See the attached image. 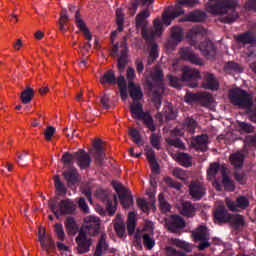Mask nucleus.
<instances>
[{
  "label": "nucleus",
  "mask_w": 256,
  "mask_h": 256,
  "mask_svg": "<svg viewBox=\"0 0 256 256\" xmlns=\"http://www.w3.org/2000/svg\"><path fill=\"white\" fill-rule=\"evenodd\" d=\"M130 113L134 119H139L145 112H143V104L136 102L130 105Z\"/></svg>",
  "instance_id": "nucleus-33"
},
{
  "label": "nucleus",
  "mask_w": 256,
  "mask_h": 256,
  "mask_svg": "<svg viewBox=\"0 0 256 256\" xmlns=\"http://www.w3.org/2000/svg\"><path fill=\"white\" fill-rule=\"evenodd\" d=\"M203 82L201 87L203 89H209L210 91H217L219 89V81L215 77V74L209 72H203Z\"/></svg>",
  "instance_id": "nucleus-13"
},
{
  "label": "nucleus",
  "mask_w": 256,
  "mask_h": 256,
  "mask_svg": "<svg viewBox=\"0 0 256 256\" xmlns=\"http://www.w3.org/2000/svg\"><path fill=\"white\" fill-rule=\"evenodd\" d=\"M141 237L143 238L144 247H146V249L151 251V249L155 247V239H153L151 235L143 232L141 234Z\"/></svg>",
  "instance_id": "nucleus-38"
},
{
  "label": "nucleus",
  "mask_w": 256,
  "mask_h": 256,
  "mask_svg": "<svg viewBox=\"0 0 256 256\" xmlns=\"http://www.w3.org/2000/svg\"><path fill=\"white\" fill-rule=\"evenodd\" d=\"M151 14L149 13V9H144L142 11H140L135 18V22H136V29L139 30L141 29V31L143 29H146L147 27H149V21H147V18L150 16Z\"/></svg>",
  "instance_id": "nucleus-19"
},
{
  "label": "nucleus",
  "mask_w": 256,
  "mask_h": 256,
  "mask_svg": "<svg viewBox=\"0 0 256 256\" xmlns=\"http://www.w3.org/2000/svg\"><path fill=\"white\" fill-rule=\"evenodd\" d=\"M122 50L120 51V57L118 58L117 67L120 72L125 71V67H127V63H129L128 56H127V44L122 42L121 44Z\"/></svg>",
  "instance_id": "nucleus-25"
},
{
  "label": "nucleus",
  "mask_w": 256,
  "mask_h": 256,
  "mask_svg": "<svg viewBox=\"0 0 256 256\" xmlns=\"http://www.w3.org/2000/svg\"><path fill=\"white\" fill-rule=\"evenodd\" d=\"M141 35L143 37V39H145V41L151 43V41H153V39H155V37H159L156 33V31L153 28H148V26L146 28H144L143 30H141Z\"/></svg>",
  "instance_id": "nucleus-37"
},
{
  "label": "nucleus",
  "mask_w": 256,
  "mask_h": 256,
  "mask_svg": "<svg viewBox=\"0 0 256 256\" xmlns=\"http://www.w3.org/2000/svg\"><path fill=\"white\" fill-rule=\"evenodd\" d=\"M184 13H185V10H183V7L176 5L172 12L170 13L164 12L162 14V23L167 27H169L173 19H177V17H181V15H184Z\"/></svg>",
  "instance_id": "nucleus-15"
},
{
  "label": "nucleus",
  "mask_w": 256,
  "mask_h": 256,
  "mask_svg": "<svg viewBox=\"0 0 256 256\" xmlns=\"http://www.w3.org/2000/svg\"><path fill=\"white\" fill-rule=\"evenodd\" d=\"M150 143L154 149H161V139L155 133L151 134L150 136Z\"/></svg>",
  "instance_id": "nucleus-54"
},
{
  "label": "nucleus",
  "mask_w": 256,
  "mask_h": 256,
  "mask_svg": "<svg viewBox=\"0 0 256 256\" xmlns=\"http://www.w3.org/2000/svg\"><path fill=\"white\" fill-rule=\"evenodd\" d=\"M219 169H221V164L218 162H213L209 165L207 170V179L208 181H213L217 177V173H219Z\"/></svg>",
  "instance_id": "nucleus-32"
},
{
  "label": "nucleus",
  "mask_w": 256,
  "mask_h": 256,
  "mask_svg": "<svg viewBox=\"0 0 256 256\" xmlns=\"http://www.w3.org/2000/svg\"><path fill=\"white\" fill-rule=\"evenodd\" d=\"M75 24L76 27H78V29L81 31V33H83L85 39H87L88 41H91V39H93V35L83 21V18H81V12L79 10H77L75 14Z\"/></svg>",
  "instance_id": "nucleus-17"
},
{
  "label": "nucleus",
  "mask_w": 256,
  "mask_h": 256,
  "mask_svg": "<svg viewBox=\"0 0 256 256\" xmlns=\"http://www.w3.org/2000/svg\"><path fill=\"white\" fill-rule=\"evenodd\" d=\"M33 97H35V90H33V88H27L26 90L22 91L20 96L21 101L22 103H24V105L31 103Z\"/></svg>",
  "instance_id": "nucleus-36"
},
{
  "label": "nucleus",
  "mask_w": 256,
  "mask_h": 256,
  "mask_svg": "<svg viewBox=\"0 0 256 256\" xmlns=\"http://www.w3.org/2000/svg\"><path fill=\"white\" fill-rule=\"evenodd\" d=\"M54 185L58 193H62L63 195L67 193V188H65V184L61 182L59 175L54 177Z\"/></svg>",
  "instance_id": "nucleus-45"
},
{
  "label": "nucleus",
  "mask_w": 256,
  "mask_h": 256,
  "mask_svg": "<svg viewBox=\"0 0 256 256\" xmlns=\"http://www.w3.org/2000/svg\"><path fill=\"white\" fill-rule=\"evenodd\" d=\"M143 231H145V229H142V230L137 229L136 230L135 225H128V233H129V235H133V233H136L135 234V239L137 241H139V239H141V235H142Z\"/></svg>",
  "instance_id": "nucleus-57"
},
{
  "label": "nucleus",
  "mask_w": 256,
  "mask_h": 256,
  "mask_svg": "<svg viewBox=\"0 0 256 256\" xmlns=\"http://www.w3.org/2000/svg\"><path fill=\"white\" fill-rule=\"evenodd\" d=\"M207 141H209V136H207V134H202L194 138L191 145L196 151L205 152L207 149H209L207 146Z\"/></svg>",
  "instance_id": "nucleus-20"
},
{
  "label": "nucleus",
  "mask_w": 256,
  "mask_h": 256,
  "mask_svg": "<svg viewBox=\"0 0 256 256\" xmlns=\"http://www.w3.org/2000/svg\"><path fill=\"white\" fill-rule=\"evenodd\" d=\"M84 223L86 225H101V220L97 216H87L84 218Z\"/></svg>",
  "instance_id": "nucleus-55"
},
{
  "label": "nucleus",
  "mask_w": 256,
  "mask_h": 256,
  "mask_svg": "<svg viewBox=\"0 0 256 256\" xmlns=\"http://www.w3.org/2000/svg\"><path fill=\"white\" fill-rule=\"evenodd\" d=\"M170 219L172 221V225H185V220L183 219V217L177 214L171 215Z\"/></svg>",
  "instance_id": "nucleus-63"
},
{
  "label": "nucleus",
  "mask_w": 256,
  "mask_h": 256,
  "mask_svg": "<svg viewBox=\"0 0 256 256\" xmlns=\"http://www.w3.org/2000/svg\"><path fill=\"white\" fill-rule=\"evenodd\" d=\"M93 149L91 154L94 157L95 165L102 167L103 161H105V149L103 148V140L96 138L93 142Z\"/></svg>",
  "instance_id": "nucleus-9"
},
{
  "label": "nucleus",
  "mask_w": 256,
  "mask_h": 256,
  "mask_svg": "<svg viewBox=\"0 0 256 256\" xmlns=\"http://www.w3.org/2000/svg\"><path fill=\"white\" fill-rule=\"evenodd\" d=\"M197 79H201L199 70L189 66L183 68L182 81H197Z\"/></svg>",
  "instance_id": "nucleus-22"
},
{
  "label": "nucleus",
  "mask_w": 256,
  "mask_h": 256,
  "mask_svg": "<svg viewBox=\"0 0 256 256\" xmlns=\"http://www.w3.org/2000/svg\"><path fill=\"white\" fill-rule=\"evenodd\" d=\"M128 93L133 101H141L143 99V90L135 82H128Z\"/></svg>",
  "instance_id": "nucleus-23"
},
{
  "label": "nucleus",
  "mask_w": 256,
  "mask_h": 256,
  "mask_svg": "<svg viewBox=\"0 0 256 256\" xmlns=\"http://www.w3.org/2000/svg\"><path fill=\"white\" fill-rule=\"evenodd\" d=\"M94 235H100L99 243L96 247L94 256L103 255V251H107V235L103 233V228L99 225H85L81 226L80 233L76 238V243L78 245V253H87L91 249L93 241L89 238L94 237Z\"/></svg>",
  "instance_id": "nucleus-1"
},
{
  "label": "nucleus",
  "mask_w": 256,
  "mask_h": 256,
  "mask_svg": "<svg viewBox=\"0 0 256 256\" xmlns=\"http://www.w3.org/2000/svg\"><path fill=\"white\" fill-rule=\"evenodd\" d=\"M171 87H181V79L176 76L168 75Z\"/></svg>",
  "instance_id": "nucleus-64"
},
{
  "label": "nucleus",
  "mask_w": 256,
  "mask_h": 256,
  "mask_svg": "<svg viewBox=\"0 0 256 256\" xmlns=\"http://www.w3.org/2000/svg\"><path fill=\"white\" fill-rule=\"evenodd\" d=\"M152 29L157 33V36L160 37V35L163 33V22H161V19H154Z\"/></svg>",
  "instance_id": "nucleus-48"
},
{
  "label": "nucleus",
  "mask_w": 256,
  "mask_h": 256,
  "mask_svg": "<svg viewBox=\"0 0 256 256\" xmlns=\"http://www.w3.org/2000/svg\"><path fill=\"white\" fill-rule=\"evenodd\" d=\"M221 175H222V185L225 189V191H228L229 193H233L235 191V182L229 178V174L227 173V167L222 166L221 167Z\"/></svg>",
  "instance_id": "nucleus-24"
},
{
  "label": "nucleus",
  "mask_w": 256,
  "mask_h": 256,
  "mask_svg": "<svg viewBox=\"0 0 256 256\" xmlns=\"http://www.w3.org/2000/svg\"><path fill=\"white\" fill-rule=\"evenodd\" d=\"M48 205L57 219H59V215H73L77 211V204L69 198L61 200L58 206L55 201H50Z\"/></svg>",
  "instance_id": "nucleus-5"
},
{
  "label": "nucleus",
  "mask_w": 256,
  "mask_h": 256,
  "mask_svg": "<svg viewBox=\"0 0 256 256\" xmlns=\"http://www.w3.org/2000/svg\"><path fill=\"white\" fill-rule=\"evenodd\" d=\"M75 161L80 169H89L91 167V156L85 150L75 152Z\"/></svg>",
  "instance_id": "nucleus-14"
},
{
  "label": "nucleus",
  "mask_w": 256,
  "mask_h": 256,
  "mask_svg": "<svg viewBox=\"0 0 256 256\" xmlns=\"http://www.w3.org/2000/svg\"><path fill=\"white\" fill-rule=\"evenodd\" d=\"M73 161H75V153L71 154L66 152L62 156V162L64 165H73Z\"/></svg>",
  "instance_id": "nucleus-52"
},
{
  "label": "nucleus",
  "mask_w": 256,
  "mask_h": 256,
  "mask_svg": "<svg viewBox=\"0 0 256 256\" xmlns=\"http://www.w3.org/2000/svg\"><path fill=\"white\" fill-rule=\"evenodd\" d=\"M171 38L181 43L183 41V29L179 26L172 27Z\"/></svg>",
  "instance_id": "nucleus-40"
},
{
  "label": "nucleus",
  "mask_w": 256,
  "mask_h": 256,
  "mask_svg": "<svg viewBox=\"0 0 256 256\" xmlns=\"http://www.w3.org/2000/svg\"><path fill=\"white\" fill-rule=\"evenodd\" d=\"M38 241L46 253H51L55 249V242L49 233H47V228L45 226H39L38 228Z\"/></svg>",
  "instance_id": "nucleus-6"
},
{
  "label": "nucleus",
  "mask_w": 256,
  "mask_h": 256,
  "mask_svg": "<svg viewBox=\"0 0 256 256\" xmlns=\"http://www.w3.org/2000/svg\"><path fill=\"white\" fill-rule=\"evenodd\" d=\"M138 121L143 122V125H145V127L147 129H149V131L155 132L157 131V125H155V120H153V116H151V113L149 112H145L139 119Z\"/></svg>",
  "instance_id": "nucleus-27"
},
{
  "label": "nucleus",
  "mask_w": 256,
  "mask_h": 256,
  "mask_svg": "<svg viewBox=\"0 0 256 256\" xmlns=\"http://www.w3.org/2000/svg\"><path fill=\"white\" fill-rule=\"evenodd\" d=\"M199 94L200 93H186L184 101L186 103H197V101H199Z\"/></svg>",
  "instance_id": "nucleus-56"
},
{
  "label": "nucleus",
  "mask_w": 256,
  "mask_h": 256,
  "mask_svg": "<svg viewBox=\"0 0 256 256\" xmlns=\"http://www.w3.org/2000/svg\"><path fill=\"white\" fill-rule=\"evenodd\" d=\"M198 49L206 59H213L217 55V46L211 40L201 42Z\"/></svg>",
  "instance_id": "nucleus-12"
},
{
  "label": "nucleus",
  "mask_w": 256,
  "mask_h": 256,
  "mask_svg": "<svg viewBox=\"0 0 256 256\" xmlns=\"http://www.w3.org/2000/svg\"><path fill=\"white\" fill-rule=\"evenodd\" d=\"M165 117L166 121H173L174 119H177V113L173 110V107L168 106L165 108Z\"/></svg>",
  "instance_id": "nucleus-51"
},
{
  "label": "nucleus",
  "mask_w": 256,
  "mask_h": 256,
  "mask_svg": "<svg viewBox=\"0 0 256 256\" xmlns=\"http://www.w3.org/2000/svg\"><path fill=\"white\" fill-rule=\"evenodd\" d=\"M114 189L118 194L120 203L124 209H129L133 205V196L131 191L123 186L121 183H115Z\"/></svg>",
  "instance_id": "nucleus-7"
},
{
  "label": "nucleus",
  "mask_w": 256,
  "mask_h": 256,
  "mask_svg": "<svg viewBox=\"0 0 256 256\" xmlns=\"http://www.w3.org/2000/svg\"><path fill=\"white\" fill-rule=\"evenodd\" d=\"M236 0H211L206 4V10L213 15H228L223 18V23H235L239 19Z\"/></svg>",
  "instance_id": "nucleus-2"
},
{
  "label": "nucleus",
  "mask_w": 256,
  "mask_h": 256,
  "mask_svg": "<svg viewBox=\"0 0 256 256\" xmlns=\"http://www.w3.org/2000/svg\"><path fill=\"white\" fill-rule=\"evenodd\" d=\"M195 241H208L209 240V232L207 231V227L199 226V228L192 233Z\"/></svg>",
  "instance_id": "nucleus-31"
},
{
  "label": "nucleus",
  "mask_w": 256,
  "mask_h": 256,
  "mask_svg": "<svg viewBox=\"0 0 256 256\" xmlns=\"http://www.w3.org/2000/svg\"><path fill=\"white\" fill-rule=\"evenodd\" d=\"M166 143L170 145V147H176V149L185 150V143L181 141L179 138H167Z\"/></svg>",
  "instance_id": "nucleus-42"
},
{
  "label": "nucleus",
  "mask_w": 256,
  "mask_h": 256,
  "mask_svg": "<svg viewBox=\"0 0 256 256\" xmlns=\"http://www.w3.org/2000/svg\"><path fill=\"white\" fill-rule=\"evenodd\" d=\"M231 214L225 209V206H218L214 212L215 223H229Z\"/></svg>",
  "instance_id": "nucleus-21"
},
{
  "label": "nucleus",
  "mask_w": 256,
  "mask_h": 256,
  "mask_svg": "<svg viewBox=\"0 0 256 256\" xmlns=\"http://www.w3.org/2000/svg\"><path fill=\"white\" fill-rule=\"evenodd\" d=\"M78 207L82 213H89V206L87 205V202L85 201V198H79L78 199Z\"/></svg>",
  "instance_id": "nucleus-61"
},
{
  "label": "nucleus",
  "mask_w": 256,
  "mask_h": 256,
  "mask_svg": "<svg viewBox=\"0 0 256 256\" xmlns=\"http://www.w3.org/2000/svg\"><path fill=\"white\" fill-rule=\"evenodd\" d=\"M172 173L173 176L176 177V179H180V181H187L189 178L187 172L181 168H174Z\"/></svg>",
  "instance_id": "nucleus-47"
},
{
  "label": "nucleus",
  "mask_w": 256,
  "mask_h": 256,
  "mask_svg": "<svg viewBox=\"0 0 256 256\" xmlns=\"http://www.w3.org/2000/svg\"><path fill=\"white\" fill-rule=\"evenodd\" d=\"M188 189L189 195L194 201H201L205 197V193H207L205 184L198 180L191 181Z\"/></svg>",
  "instance_id": "nucleus-8"
},
{
  "label": "nucleus",
  "mask_w": 256,
  "mask_h": 256,
  "mask_svg": "<svg viewBox=\"0 0 256 256\" xmlns=\"http://www.w3.org/2000/svg\"><path fill=\"white\" fill-rule=\"evenodd\" d=\"M238 209H247L249 207V199L245 196H240L236 199Z\"/></svg>",
  "instance_id": "nucleus-49"
},
{
  "label": "nucleus",
  "mask_w": 256,
  "mask_h": 256,
  "mask_svg": "<svg viewBox=\"0 0 256 256\" xmlns=\"http://www.w3.org/2000/svg\"><path fill=\"white\" fill-rule=\"evenodd\" d=\"M180 215L183 217H187L188 219L191 217H195L197 209L195 208V204L189 201H182L180 206L178 207Z\"/></svg>",
  "instance_id": "nucleus-16"
},
{
  "label": "nucleus",
  "mask_w": 256,
  "mask_h": 256,
  "mask_svg": "<svg viewBox=\"0 0 256 256\" xmlns=\"http://www.w3.org/2000/svg\"><path fill=\"white\" fill-rule=\"evenodd\" d=\"M198 97V102L202 107H209L213 103V96L210 93L200 92Z\"/></svg>",
  "instance_id": "nucleus-35"
},
{
  "label": "nucleus",
  "mask_w": 256,
  "mask_h": 256,
  "mask_svg": "<svg viewBox=\"0 0 256 256\" xmlns=\"http://www.w3.org/2000/svg\"><path fill=\"white\" fill-rule=\"evenodd\" d=\"M229 159L234 169H241V167H243V162L245 161V155L241 152H236L231 154Z\"/></svg>",
  "instance_id": "nucleus-29"
},
{
  "label": "nucleus",
  "mask_w": 256,
  "mask_h": 256,
  "mask_svg": "<svg viewBox=\"0 0 256 256\" xmlns=\"http://www.w3.org/2000/svg\"><path fill=\"white\" fill-rule=\"evenodd\" d=\"M175 161L182 165V167H192L193 156L184 152H179L175 155Z\"/></svg>",
  "instance_id": "nucleus-26"
},
{
  "label": "nucleus",
  "mask_w": 256,
  "mask_h": 256,
  "mask_svg": "<svg viewBox=\"0 0 256 256\" xmlns=\"http://www.w3.org/2000/svg\"><path fill=\"white\" fill-rule=\"evenodd\" d=\"M159 209L161 213H169L171 211V204L165 199V195L160 193L158 195Z\"/></svg>",
  "instance_id": "nucleus-34"
},
{
  "label": "nucleus",
  "mask_w": 256,
  "mask_h": 256,
  "mask_svg": "<svg viewBox=\"0 0 256 256\" xmlns=\"http://www.w3.org/2000/svg\"><path fill=\"white\" fill-rule=\"evenodd\" d=\"M226 71H237L238 73H241L243 69L241 66L235 62H228L225 66Z\"/></svg>",
  "instance_id": "nucleus-58"
},
{
  "label": "nucleus",
  "mask_w": 256,
  "mask_h": 256,
  "mask_svg": "<svg viewBox=\"0 0 256 256\" xmlns=\"http://www.w3.org/2000/svg\"><path fill=\"white\" fill-rule=\"evenodd\" d=\"M244 143L247 147H255L256 148V134L246 136Z\"/></svg>",
  "instance_id": "nucleus-62"
},
{
  "label": "nucleus",
  "mask_w": 256,
  "mask_h": 256,
  "mask_svg": "<svg viewBox=\"0 0 256 256\" xmlns=\"http://www.w3.org/2000/svg\"><path fill=\"white\" fill-rule=\"evenodd\" d=\"M96 197L100 199L102 203H107L108 201H111V194L103 189H99L96 191Z\"/></svg>",
  "instance_id": "nucleus-46"
},
{
  "label": "nucleus",
  "mask_w": 256,
  "mask_h": 256,
  "mask_svg": "<svg viewBox=\"0 0 256 256\" xmlns=\"http://www.w3.org/2000/svg\"><path fill=\"white\" fill-rule=\"evenodd\" d=\"M128 135H130V137H132V141L136 144V145H143V140H141V134L139 133L138 129L132 128L129 130Z\"/></svg>",
  "instance_id": "nucleus-41"
},
{
  "label": "nucleus",
  "mask_w": 256,
  "mask_h": 256,
  "mask_svg": "<svg viewBox=\"0 0 256 256\" xmlns=\"http://www.w3.org/2000/svg\"><path fill=\"white\" fill-rule=\"evenodd\" d=\"M180 57L183 61H189L192 65H199L200 67L205 65L203 59H201L199 55L195 54V52H193L189 47L182 48L180 50Z\"/></svg>",
  "instance_id": "nucleus-10"
},
{
  "label": "nucleus",
  "mask_w": 256,
  "mask_h": 256,
  "mask_svg": "<svg viewBox=\"0 0 256 256\" xmlns=\"http://www.w3.org/2000/svg\"><path fill=\"white\" fill-rule=\"evenodd\" d=\"M228 98L232 105L239 107L240 109L251 111V108L253 107V96L241 88L229 90Z\"/></svg>",
  "instance_id": "nucleus-4"
},
{
  "label": "nucleus",
  "mask_w": 256,
  "mask_h": 256,
  "mask_svg": "<svg viewBox=\"0 0 256 256\" xmlns=\"http://www.w3.org/2000/svg\"><path fill=\"white\" fill-rule=\"evenodd\" d=\"M55 135V127L48 126L44 131V139L46 141H51L53 139V136Z\"/></svg>",
  "instance_id": "nucleus-59"
},
{
  "label": "nucleus",
  "mask_w": 256,
  "mask_h": 256,
  "mask_svg": "<svg viewBox=\"0 0 256 256\" xmlns=\"http://www.w3.org/2000/svg\"><path fill=\"white\" fill-rule=\"evenodd\" d=\"M228 223L231 225H245V217L240 214H231Z\"/></svg>",
  "instance_id": "nucleus-44"
},
{
  "label": "nucleus",
  "mask_w": 256,
  "mask_h": 256,
  "mask_svg": "<svg viewBox=\"0 0 256 256\" xmlns=\"http://www.w3.org/2000/svg\"><path fill=\"white\" fill-rule=\"evenodd\" d=\"M184 127L187 129L188 133H195V130L197 129V121L188 117L185 119Z\"/></svg>",
  "instance_id": "nucleus-43"
},
{
  "label": "nucleus",
  "mask_w": 256,
  "mask_h": 256,
  "mask_svg": "<svg viewBox=\"0 0 256 256\" xmlns=\"http://www.w3.org/2000/svg\"><path fill=\"white\" fill-rule=\"evenodd\" d=\"M207 19V14L201 10H194L185 15L181 21H190V23H203Z\"/></svg>",
  "instance_id": "nucleus-18"
},
{
  "label": "nucleus",
  "mask_w": 256,
  "mask_h": 256,
  "mask_svg": "<svg viewBox=\"0 0 256 256\" xmlns=\"http://www.w3.org/2000/svg\"><path fill=\"white\" fill-rule=\"evenodd\" d=\"M18 164L23 165L29 161V152L23 151L22 153H18Z\"/></svg>",
  "instance_id": "nucleus-60"
},
{
  "label": "nucleus",
  "mask_w": 256,
  "mask_h": 256,
  "mask_svg": "<svg viewBox=\"0 0 256 256\" xmlns=\"http://www.w3.org/2000/svg\"><path fill=\"white\" fill-rule=\"evenodd\" d=\"M125 23V15L121 8L116 9V24L118 25V31H123V24Z\"/></svg>",
  "instance_id": "nucleus-39"
},
{
  "label": "nucleus",
  "mask_w": 256,
  "mask_h": 256,
  "mask_svg": "<svg viewBox=\"0 0 256 256\" xmlns=\"http://www.w3.org/2000/svg\"><path fill=\"white\" fill-rule=\"evenodd\" d=\"M102 85H117V78H115V71L108 70L100 79Z\"/></svg>",
  "instance_id": "nucleus-30"
},
{
  "label": "nucleus",
  "mask_w": 256,
  "mask_h": 256,
  "mask_svg": "<svg viewBox=\"0 0 256 256\" xmlns=\"http://www.w3.org/2000/svg\"><path fill=\"white\" fill-rule=\"evenodd\" d=\"M152 82L147 80V85L152 92V101L156 109L161 107V99H163V93H165V87L163 86V70L159 66H156L151 73Z\"/></svg>",
  "instance_id": "nucleus-3"
},
{
  "label": "nucleus",
  "mask_w": 256,
  "mask_h": 256,
  "mask_svg": "<svg viewBox=\"0 0 256 256\" xmlns=\"http://www.w3.org/2000/svg\"><path fill=\"white\" fill-rule=\"evenodd\" d=\"M234 41L238 43V45H242V47H245V45H251V47H256V36L255 33L252 31H246L242 34L234 36Z\"/></svg>",
  "instance_id": "nucleus-11"
},
{
  "label": "nucleus",
  "mask_w": 256,
  "mask_h": 256,
  "mask_svg": "<svg viewBox=\"0 0 256 256\" xmlns=\"http://www.w3.org/2000/svg\"><path fill=\"white\" fill-rule=\"evenodd\" d=\"M63 177L65 181H67L68 186L79 183V172H77V169L75 168L63 172Z\"/></svg>",
  "instance_id": "nucleus-28"
},
{
  "label": "nucleus",
  "mask_w": 256,
  "mask_h": 256,
  "mask_svg": "<svg viewBox=\"0 0 256 256\" xmlns=\"http://www.w3.org/2000/svg\"><path fill=\"white\" fill-rule=\"evenodd\" d=\"M136 203L141 211L144 213H149V203H147V200L143 198H137Z\"/></svg>",
  "instance_id": "nucleus-53"
},
{
  "label": "nucleus",
  "mask_w": 256,
  "mask_h": 256,
  "mask_svg": "<svg viewBox=\"0 0 256 256\" xmlns=\"http://www.w3.org/2000/svg\"><path fill=\"white\" fill-rule=\"evenodd\" d=\"M238 127L241 131H244V133H254L255 131V127L247 122H238Z\"/></svg>",
  "instance_id": "nucleus-50"
}]
</instances>
